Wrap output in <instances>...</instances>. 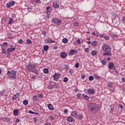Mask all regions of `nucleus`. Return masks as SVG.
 <instances>
[{"instance_id":"obj_1","label":"nucleus","mask_w":125,"mask_h":125,"mask_svg":"<svg viewBox=\"0 0 125 125\" xmlns=\"http://www.w3.org/2000/svg\"><path fill=\"white\" fill-rule=\"evenodd\" d=\"M7 75H8V77L7 78V80H10V81H13L14 80H16V78L17 76V71L13 70L10 71H8L7 72Z\"/></svg>"},{"instance_id":"obj_2","label":"nucleus","mask_w":125,"mask_h":125,"mask_svg":"<svg viewBox=\"0 0 125 125\" xmlns=\"http://www.w3.org/2000/svg\"><path fill=\"white\" fill-rule=\"evenodd\" d=\"M91 110L92 112H98L100 110L99 105L96 104H92L91 106Z\"/></svg>"},{"instance_id":"obj_3","label":"nucleus","mask_w":125,"mask_h":125,"mask_svg":"<svg viewBox=\"0 0 125 125\" xmlns=\"http://www.w3.org/2000/svg\"><path fill=\"white\" fill-rule=\"evenodd\" d=\"M52 23L56 24V25H58V26L60 25L61 23H62V21L60 19H58L57 18H52Z\"/></svg>"},{"instance_id":"obj_4","label":"nucleus","mask_w":125,"mask_h":125,"mask_svg":"<svg viewBox=\"0 0 125 125\" xmlns=\"http://www.w3.org/2000/svg\"><path fill=\"white\" fill-rule=\"evenodd\" d=\"M102 48L104 51H105L106 52H111V47L107 44H104L102 46Z\"/></svg>"},{"instance_id":"obj_5","label":"nucleus","mask_w":125,"mask_h":125,"mask_svg":"<svg viewBox=\"0 0 125 125\" xmlns=\"http://www.w3.org/2000/svg\"><path fill=\"white\" fill-rule=\"evenodd\" d=\"M35 69H36L35 64H32V62H29L27 65V67H26V70L31 71V72H32V70H35Z\"/></svg>"},{"instance_id":"obj_6","label":"nucleus","mask_w":125,"mask_h":125,"mask_svg":"<svg viewBox=\"0 0 125 125\" xmlns=\"http://www.w3.org/2000/svg\"><path fill=\"white\" fill-rule=\"evenodd\" d=\"M61 77V74L59 73H55L53 76V80L54 81H56V82H58V80L60 79Z\"/></svg>"},{"instance_id":"obj_7","label":"nucleus","mask_w":125,"mask_h":125,"mask_svg":"<svg viewBox=\"0 0 125 125\" xmlns=\"http://www.w3.org/2000/svg\"><path fill=\"white\" fill-rule=\"evenodd\" d=\"M116 67L115 66V64H114V62H110L108 63V69L109 70H115Z\"/></svg>"},{"instance_id":"obj_8","label":"nucleus","mask_w":125,"mask_h":125,"mask_svg":"<svg viewBox=\"0 0 125 125\" xmlns=\"http://www.w3.org/2000/svg\"><path fill=\"white\" fill-rule=\"evenodd\" d=\"M15 4V1L14 0H11L6 3V6L8 8L9 7H11V6H13Z\"/></svg>"},{"instance_id":"obj_9","label":"nucleus","mask_w":125,"mask_h":125,"mask_svg":"<svg viewBox=\"0 0 125 125\" xmlns=\"http://www.w3.org/2000/svg\"><path fill=\"white\" fill-rule=\"evenodd\" d=\"M77 53H78V50L71 49L68 55H70V56H73V55H75V54H77Z\"/></svg>"},{"instance_id":"obj_10","label":"nucleus","mask_w":125,"mask_h":125,"mask_svg":"<svg viewBox=\"0 0 125 125\" xmlns=\"http://www.w3.org/2000/svg\"><path fill=\"white\" fill-rule=\"evenodd\" d=\"M88 94H94L95 93V90L92 88H90L87 90Z\"/></svg>"},{"instance_id":"obj_11","label":"nucleus","mask_w":125,"mask_h":125,"mask_svg":"<svg viewBox=\"0 0 125 125\" xmlns=\"http://www.w3.org/2000/svg\"><path fill=\"white\" fill-rule=\"evenodd\" d=\"M20 97V93L15 94L12 97V100H17V99Z\"/></svg>"},{"instance_id":"obj_12","label":"nucleus","mask_w":125,"mask_h":125,"mask_svg":"<svg viewBox=\"0 0 125 125\" xmlns=\"http://www.w3.org/2000/svg\"><path fill=\"white\" fill-rule=\"evenodd\" d=\"M15 50V48H8L7 49V52L8 54L13 52Z\"/></svg>"},{"instance_id":"obj_13","label":"nucleus","mask_w":125,"mask_h":125,"mask_svg":"<svg viewBox=\"0 0 125 125\" xmlns=\"http://www.w3.org/2000/svg\"><path fill=\"white\" fill-rule=\"evenodd\" d=\"M66 120L69 123H73L75 122V119L72 116L68 117Z\"/></svg>"},{"instance_id":"obj_14","label":"nucleus","mask_w":125,"mask_h":125,"mask_svg":"<svg viewBox=\"0 0 125 125\" xmlns=\"http://www.w3.org/2000/svg\"><path fill=\"white\" fill-rule=\"evenodd\" d=\"M82 97L83 99H84V100L88 101L89 100V97L88 96L85 95L84 94H83Z\"/></svg>"},{"instance_id":"obj_15","label":"nucleus","mask_w":125,"mask_h":125,"mask_svg":"<svg viewBox=\"0 0 125 125\" xmlns=\"http://www.w3.org/2000/svg\"><path fill=\"white\" fill-rule=\"evenodd\" d=\"M60 56L62 58L65 59V57H67V53L65 52H63L61 54Z\"/></svg>"},{"instance_id":"obj_16","label":"nucleus","mask_w":125,"mask_h":125,"mask_svg":"<svg viewBox=\"0 0 125 125\" xmlns=\"http://www.w3.org/2000/svg\"><path fill=\"white\" fill-rule=\"evenodd\" d=\"M47 107L49 110H50L51 111H53V110H54V107H53V106L50 104H47Z\"/></svg>"},{"instance_id":"obj_17","label":"nucleus","mask_w":125,"mask_h":125,"mask_svg":"<svg viewBox=\"0 0 125 125\" xmlns=\"http://www.w3.org/2000/svg\"><path fill=\"white\" fill-rule=\"evenodd\" d=\"M53 7H54V8H56V9L59 8V4L56 2H53Z\"/></svg>"},{"instance_id":"obj_18","label":"nucleus","mask_w":125,"mask_h":125,"mask_svg":"<svg viewBox=\"0 0 125 125\" xmlns=\"http://www.w3.org/2000/svg\"><path fill=\"white\" fill-rule=\"evenodd\" d=\"M2 120L7 122V123H9V122H10V118L6 117H4L2 118Z\"/></svg>"},{"instance_id":"obj_19","label":"nucleus","mask_w":125,"mask_h":125,"mask_svg":"<svg viewBox=\"0 0 125 125\" xmlns=\"http://www.w3.org/2000/svg\"><path fill=\"white\" fill-rule=\"evenodd\" d=\"M103 55V56H106V55H107V56H111L112 54L111 53V52H106V53H104Z\"/></svg>"},{"instance_id":"obj_20","label":"nucleus","mask_w":125,"mask_h":125,"mask_svg":"<svg viewBox=\"0 0 125 125\" xmlns=\"http://www.w3.org/2000/svg\"><path fill=\"white\" fill-rule=\"evenodd\" d=\"M6 49L5 48V47H4L3 46H2V53H3V54H6L7 51H6Z\"/></svg>"},{"instance_id":"obj_21","label":"nucleus","mask_w":125,"mask_h":125,"mask_svg":"<svg viewBox=\"0 0 125 125\" xmlns=\"http://www.w3.org/2000/svg\"><path fill=\"white\" fill-rule=\"evenodd\" d=\"M47 42L48 43H55V42L52 41V40H51V39H50V38H48L47 40Z\"/></svg>"},{"instance_id":"obj_22","label":"nucleus","mask_w":125,"mask_h":125,"mask_svg":"<svg viewBox=\"0 0 125 125\" xmlns=\"http://www.w3.org/2000/svg\"><path fill=\"white\" fill-rule=\"evenodd\" d=\"M91 44L92 46L95 47L97 46L98 43H97V42L96 41H93L91 42Z\"/></svg>"},{"instance_id":"obj_23","label":"nucleus","mask_w":125,"mask_h":125,"mask_svg":"<svg viewBox=\"0 0 125 125\" xmlns=\"http://www.w3.org/2000/svg\"><path fill=\"white\" fill-rule=\"evenodd\" d=\"M48 89H49V90H51L52 88H56V87H54L53 85L51 84H49L47 87Z\"/></svg>"},{"instance_id":"obj_24","label":"nucleus","mask_w":125,"mask_h":125,"mask_svg":"<svg viewBox=\"0 0 125 125\" xmlns=\"http://www.w3.org/2000/svg\"><path fill=\"white\" fill-rule=\"evenodd\" d=\"M13 114L14 116H18V109L14 110Z\"/></svg>"},{"instance_id":"obj_25","label":"nucleus","mask_w":125,"mask_h":125,"mask_svg":"<svg viewBox=\"0 0 125 125\" xmlns=\"http://www.w3.org/2000/svg\"><path fill=\"white\" fill-rule=\"evenodd\" d=\"M7 37L8 39H9V40H12V39H13V36L11 33H9L7 34Z\"/></svg>"},{"instance_id":"obj_26","label":"nucleus","mask_w":125,"mask_h":125,"mask_svg":"<svg viewBox=\"0 0 125 125\" xmlns=\"http://www.w3.org/2000/svg\"><path fill=\"white\" fill-rule=\"evenodd\" d=\"M93 76L95 78L96 80H100V79H101V77H99V76L96 74H94Z\"/></svg>"},{"instance_id":"obj_27","label":"nucleus","mask_w":125,"mask_h":125,"mask_svg":"<svg viewBox=\"0 0 125 125\" xmlns=\"http://www.w3.org/2000/svg\"><path fill=\"white\" fill-rule=\"evenodd\" d=\"M13 23V19L10 18L9 20V22L8 23V24H9V25H11Z\"/></svg>"},{"instance_id":"obj_28","label":"nucleus","mask_w":125,"mask_h":125,"mask_svg":"<svg viewBox=\"0 0 125 125\" xmlns=\"http://www.w3.org/2000/svg\"><path fill=\"white\" fill-rule=\"evenodd\" d=\"M78 113H77V111H72L71 113V116H72V117H76V115L77 116Z\"/></svg>"},{"instance_id":"obj_29","label":"nucleus","mask_w":125,"mask_h":125,"mask_svg":"<svg viewBox=\"0 0 125 125\" xmlns=\"http://www.w3.org/2000/svg\"><path fill=\"white\" fill-rule=\"evenodd\" d=\"M83 115H77V118L79 119L80 120H83Z\"/></svg>"},{"instance_id":"obj_30","label":"nucleus","mask_w":125,"mask_h":125,"mask_svg":"<svg viewBox=\"0 0 125 125\" xmlns=\"http://www.w3.org/2000/svg\"><path fill=\"white\" fill-rule=\"evenodd\" d=\"M91 54L92 56H95V55H97V52H96L95 50H93L91 52Z\"/></svg>"},{"instance_id":"obj_31","label":"nucleus","mask_w":125,"mask_h":125,"mask_svg":"<svg viewBox=\"0 0 125 125\" xmlns=\"http://www.w3.org/2000/svg\"><path fill=\"white\" fill-rule=\"evenodd\" d=\"M22 103L23 105H25V106H26V105H28L29 102L28 101V100H25L22 102Z\"/></svg>"},{"instance_id":"obj_32","label":"nucleus","mask_w":125,"mask_h":125,"mask_svg":"<svg viewBox=\"0 0 125 125\" xmlns=\"http://www.w3.org/2000/svg\"><path fill=\"white\" fill-rule=\"evenodd\" d=\"M48 48H49V47L48 45H45L43 46V49L45 51H47V50H48Z\"/></svg>"},{"instance_id":"obj_33","label":"nucleus","mask_w":125,"mask_h":125,"mask_svg":"<svg viewBox=\"0 0 125 125\" xmlns=\"http://www.w3.org/2000/svg\"><path fill=\"white\" fill-rule=\"evenodd\" d=\"M107 86H108V87H110V88L111 87H113V83H112L111 82H109L107 83Z\"/></svg>"},{"instance_id":"obj_34","label":"nucleus","mask_w":125,"mask_h":125,"mask_svg":"<svg viewBox=\"0 0 125 125\" xmlns=\"http://www.w3.org/2000/svg\"><path fill=\"white\" fill-rule=\"evenodd\" d=\"M43 72L44 73V74H48V69L47 68H44L43 70Z\"/></svg>"},{"instance_id":"obj_35","label":"nucleus","mask_w":125,"mask_h":125,"mask_svg":"<svg viewBox=\"0 0 125 125\" xmlns=\"http://www.w3.org/2000/svg\"><path fill=\"white\" fill-rule=\"evenodd\" d=\"M62 42H63V43H67V42H68V39L67 38H63L62 40Z\"/></svg>"},{"instance_id":"obj_36","label":"nucleus","mask_w":125,"mask_h":125,"mask_svg":"<svg viewBox=\"0 0 125 125\" xmlns=\"http://www.w3.org/2000/svg\"><path fill=\"white\" fill-rule=\"evenodd\" d=\"M92 35L93 36H95L96 37H97L98 36V32L97 31H95L92 33Z\"/></svg>"},{"instance_id":"obj_37","label":"nucleus","mask_w":125,"mask_h":125,"mask_svg":"<svg viewBox=\"0 0 125 125\" xmlns=\"http://www.w3.org/2000/svg\"><path fill=\"white\" fill-rule=\"evenodd\" d=\"M4 93H5V90L3 89L1 91H0V95H4Z\"/></svg>"},{"instance_id":"obj_38","label":"nucleus","mask_w":125,"mask_h":125,"mask_svg":"<svg viewBox=\"0 0 125 125\" xmlns=\"http://www.w3.org/2000/svg\"><path fill=\"white\" fill-rule=\"evenodd\" d=\"M26 42L27 44H32V41L30 39H27Z\"/></svg>"},{"instance_id":"obj_39","label":"nucleus","mask_w":125,"mask_h":125,"mask_svg":"<svg viewBox=\"0 0 125 125\" xmlns=\"http://www.w3.org/2000/svg\"><path fill=\"white\" fill-rule=\"evenodd\" d=\"M31 72H32V73H34V74H36V75H38V74H39V71H38V70H32Z\"/></svg>"},{"instance_id":"obj_40","label":"nucleus","mask_w":125,"mask_h":125,"mask_svg":"<svg viewBox=\"0 0 125 125\" xmlns=\"http://www.w3.org/2000/svg\"><path fill=\"white\" fill-rule=\"evenodd\" d=\"M68 81H69V79H68V78L64 77L63 78V83H67Z\"/></svg>"},{"instance_id":"obj_41","label":"nucleus","mask_w":125,"mask_h":125,"mask_svg":"<svg viewBox=\"0 0 125 125\" xmlns=\"http://www.w3.org/2000/svg\"><path fill=\"white\" fill-rule=\"evenodd\" d=\"M34 2L35 3H42V1L40 0H33Z\"/></svg>"},{"instance_id":"obj_42","label":"nucleus","mask_w":125,"mask_h":125,"mask_svg":"<svg viewBox=\"0 0 125 125\" xmlns=\"http://www.w3.org/2000/svg\"><path fill=\"white\" fill-rule=\"evenodd\" d=\"M64 69H65V70H68V69H69V68H70V67L69 66V65L68 64H64Z\"/></svg>"},{"instance_id":"obj_43","label":"nucleus","mask_w":125,"mask_h":125,"mask_svg":"<svg viewBox=\"0 0 125 125\" xmlns=\"http://www.w3.org/2000/svg\"><path fill=\"white\" fill-rule=\"evenodd\" d=\"M93 80H94V78H93V76H90L89 77V81H93Z\"/></svg>"},{"instance_id":"obj_44","label":"nucleus","mask_w":125,"mask_h":125,"mask_svg":"<svg viewBox=\"0 0 125 125\" xmlns=\"http://www.w3.org/2000/svg\"><path fill=\"white\" fill-rule=\"evenodd\" d=\"M23 42H24L23 41V40H22V39H20L18 41V43H20V44H22V43H23Z\"/></svg>"},{"instance_id":"obj_45","label":"nucleus","mask_w":125,"mask_h":125,"mask_svg":"<svg viewBox=\"0 0 125 125\" xmlns=\"http://www.w3.org/2000/svg\"><path fill=\"white\" fill-rule=\"evenodd\" d=\"M85 78H86V76L85 75V74H83L82 76H81V79L82 80H84V79H85Z\"/></svg>"},{"instance_id":"obj_46","label":"nucleus","mask_w":125,"mask_h":125,"mask_svg":"<svg viewBox=\"0 0 125 125\" xmlns=\"http://www.w3.org/2000/svg\"><path fill=\"white\" fill-rule=\"evenodd\" d=\"M104 40H105V41H108V40L110 39V37L108 36H106L104 37Z\"/></svg>"},{"instance_id":"obj_47","label":"nucleus","mask_w":125,"mask_h":125,"mask_svg":"<svg viewBox=\"0 0 125 125\" xmlns=\"http://www.w3.org/2000/svg\"><path fill=\"white\" fill-rule=\"evenodd\" d=\"M3 46H7L8 45V43L6 42H4L2 43Z\"/></svg>"},{"instance_id":"obj_48","label":"nucleus","mask_w":125,"mask_h":125,"mask_svg":"<svg viewBox=\"0 0 125 125\" xmlns=\"http://www.w3.org/2000/svg\"><path fill=\"white\" fill-rule=\"evenodd\" d=\"M27 10L28 11L32 12V11H33V8L32 7H28L27 8Z\"/></svg>"},{"instance_id":"obj_49","label":"nucleus","mask_w":125,"mask_h":125,"mask_svg":"<svg viewBox=\"0 0 125 125\" xmlns=\"http://www.w3.org/2000/svg\"><path fill=\"white\" fill-rule=\"evenodd\" d=\"M84 51L86 52V53H88V52H89V49L88 48H86L84 49Z\"/></svg>"},{"instance_id":"obj_50","label":"nucleus","mask_w":125,"mask_h":125,"mask_svg":"<svg viewBox=\"0 0 125 125\" xmlns=\"http://www.w3.org/2000/svg\"><path fill=\"white\" fill-rule=\"evenodd\" d=\"M74 26H79V22L78 21H75L74 23Z\"/></svg>"},{"instance_id":"obj_51","label":"nucleus","mask_w":125,"mask_h":125,"mask_svg":"<svg viewBox=\"0 0 125 125\" xmlns=\"http://www.w3.org/2000/svg\"><path fill=\"white\" fill-rule=\"evenodd\" d=\"M16 18V16L15 15V14H12V19H15Z\"/></svg>"},{"instance_id":"obj_52","label":"nucleus","mask_w":125,"mask_h":125,"mask_svg":"<svg viewBox=\"0 0 125 125\" xmlns=\"http://www.w3.org/2000/svg\"><path fill=\"white\" fill-rule=\"evenodd\" d=\"M106 63L107 62L104 60L102 61V63L103 64V65H106Z\"/></svg>"},{"instance_id":"obj_53","label":"nucleus","mask_w":125,"mask_h":125,"mask_svg":"<svg viewBox=\"0 0 125 125\" xmlns=\"http://www.w3.org/2000/svg\"><path fill=\"white\" fill-rule=\"evenodd\" d=\"M33 121H34V122H38V119L37 117H34L33 118Z\"/></svg>"},{"instance_id":"obj_54","label":"nucleus","mask_w":125,"mask_h":125,"mask_svg":"<svg viewBox=\"0 0 125 125\" xmlns=\"http://www.w3.org/2000/svg\"><path fill=\"white\" fill-rule=\"evenodd\" d=\"M49 119L51 120V121H52V120H54V117L52 115H51L49 116Z\"/></svg>"},{"instance_id":"obj_55","label":"nucleus","mask_w":125,"mask_h":125,"mask_svg":"<svg viewBox=\"0 0 125 125\" xmlns=\"http://www.w3.org/2000/svg\"><path fill=\"white\" fill-rule=\"evenodd\" d=\"M122 21H123V22L124 24H125V16H124L123 17Z\"/></svg>"},{"instance_id":"obj_56","label":"nucleus","mask_w":125,"mask_h":125,"mask_svg":"<svg viewBox=\"0 0 125 125\" xmlns=\"http://www.w3.org/2000/svg\"><path fill=\"white\" fill-rule=\"evenodd\" d=\"M42 35H43L44 37H46V33H45V31H43L42 32Z\"/></svg>"},{"instance_id":"obj_57","label":"nucleus","mask_w":125,"mask_h":125,"mask_svg":"<svg viewBox=\"0 0 125 125\" xmlns=\"http://www.w3.org/2000/svg\"><path fill=\"white\" fill-rule=\"evenodd\" d=\"M76 42H78V43L79 44H81V40L78 39L76 41Z\"/></svg>"},{"instance_id":"obj_58","label":"nucleus","mask_w":125,"mask_h":125,"mask_svg":"<svg viewBox=\"0 0 125 125\" xmlns=\"http://www.w3.org/2000/svg\"><path fill=\"white\" fill-rule=\"evenodd\" d=\"M81 95V94H78L77 97L78 98V99H80Z\"/></svg>"},{"instance_id":"obj_59","label":"nucleus","mask_w":125,"mask_h":125,"mask_svg":"<svg viewBox=\"0 0 125 125\" xmlns=\"http://www.w3.org/2000/svg\"><path fill=\"white\" fill-rule=\"evenodd\" d=\"M69 73H70V74H74V70H73V69H70V70H69Z\"/></svg>"},{"instance_id":"obj_60","label":"nucleus","mask_w":125,"mask_h":125,"mask_svg":"<svg viewBox=\"0 0 125 125\" xmlns=\"http://www.w3.org/2000/svg\"><path fill=\"white\" fill-rule=\"evenodd\" d=\"M33 100H34V101H36L38 100L37 99V96H34L33 97Z\"/></svg>"},{"instance_id":"obj_61","label":"nucleus","mask_w":125,"mask_h":125,"mask_svg":"<svg viewBox=\"0 0 125 125\" xmlns=\"http://www.w3.org/2000/svg\"><path fill=\"white\" fill-rule=\"evenodd\" d=\"M46 13H47V15H49L50 14V11L49 10H46Z\"/></svg>"},{"instance_id":"obj_62","label":"nucleus","mask_w":125,"mask_h":125,"mask_svg":"<svg viewBox=\"0 0 125 125\" xmlns=\"http://www.w3.org/2000/svg\"><path fill=\"white\" fill-rule=\"evenodd\" d=\"M75 67L76 68H79V67H80V65H79V63L77 62L76 63Z\"/></svg>"},{"instance_id":"obj_63","label":"nucleus","mask_w":125,"mask_h":125,"mask_svg":"<svg viewBox=\"0 0 125 125\" xmlns=\"http://www.w3.org/2000/svg\"><path fill=\"white\" fill-rule=\"evenodd\" d=\"M28 113H29V114H35V112H34L33 111H32V110H29V111H28Z\"/></svg>"},{"instance_id":"obj_64","label":"nucleus","mask_w":125,"mask_h":125,"mask_svg":"<svg viewBox=\"0 0 125 125\" xmlns=\"http://www.w3.org/2000/svg\"><path fill=\"white\" fill-rule=\"evenodd\" d=\"M45 125H51V124H50V123H46L44 124Z\"/></svg>"}]
</instances>
